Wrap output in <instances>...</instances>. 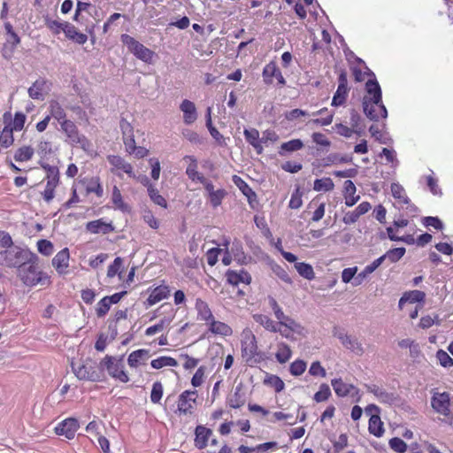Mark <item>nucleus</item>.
I'll return each instance as SVG.
<instances>
[{"label":"nucleus","instance_id":"nucleus-1","mask_svg":"<svg viewBox=\"0 0 453 453\" xmlns=\"http://www.w3.org/2000/svg\"><path fill=\"white\" fill-rule=\"evenodd\" d=\"M366 95L363 98V110L368 119L378 121L387 118L388 111L381 99V89L376 80H369L365 84Z\"/></svg>","mask_w":453,"mask_h":453},{"label":"nucleus","instance_id":"nucleus-2","mask_svg":"<svg viewBox=\"0 0 453 453\" xmlns=\"http://www.w3.org/2000/svg\"><path fill=\"white\" fill-rule=\"evenodd\" d=\"M35 254L18 246H11L0 252V264L8 267H19V272L26 271V264L37 260Z\"/></svg>","mask_w":453,"mask_h":453},{"label":"nucleus","instance_id":"nucleus-3","mask_svg":"<svg viewBox=\"0 0 453 453\" xmlns=\"http://www.w3.org/2000/svg\"><path fill=\"white\" fill-rule=\"evenodd\" d=\"M72 369L79 380L98 381L102 378V371L96 363L89 358L79 364L72 362Z\"/></svg>","mask_w":453,"mask_h":453},{"label":"nucleus","instance_id":"nucleus-4","mask_svg":"<svg viewBox=\"0 0 453 453\" xmlns=\"http://www.w3.org/2000/svg\"><path fill=\"white\" fill-rule=\"evenodd\" d=\"M61 129L66 135V141L74 145H80V147L88 151L91 148V142L83 135L79 133L76 125L68 119L63 120L61 123Z\"/></svg>","mask_w":453,"mask_h":453},{"label":"nucleus","instance_id":"nucleus-5","mask_svg":"<svg viewBox=\"0 0 453 453\" xmlns=\"http://www.w3.org/2000/svg\"><path fill=\"white\" fill-rule=\"evenodd\" d=\"M121 42L127 46L128 50L139 59L143 62L150 63L152 60L154 52L145 47L143 44L136 41L128 35H121Z\"/></svg>","mask_w":453,"mask_h":453},{"label":"nucleus","instance_id":"nucleus-6","mask_svg":"<svg viewBox=\"0 0 453 453\" xmlns=\"http://www.w3.org/2000/svg\"><path fill=\"white\" fill-rule=\"evenodd\" d=\"M36 261L37 260H33L32 262L26 264V271H23L22 273L19 272V275L22 281L27 286H35L39 283L44 284L49 281V278L46 275L38 272Z\"/></svg>","mask_w":453,"mask_h":453},{"label":"nucleus","instance_id":"nucleus-7","mask_svg":"<svg viewBox=\"0 0 453 453\" xmlns=\"http://www.w3.org/2000/svg\"><path fill=\"white\" fill-rule=\"evenodd\" d=\"M101 366H105L109 374L119 380L121 382H127L129 378L124 371L123 359L117 360L115 357L106 356L100 363Z\"/></svg>","mask_w":453,"mask_h":453},{"label":"nucleus","instance_id":"nucleus-8","mask_svg":"<svg viewBox=\"0 0 453 453\" xmlns=\"http://www.w3.org/2000/svg\"><path fill=\"white\" fill-rule=\"evenodd\" d=\"M333 335L338 338L342 344L350 351L354 352L357 356H362L365 352L362 343L358 341L357 337L349 335L344 332L343 329H341L337 326H334L333 329Z\"/></svg>","mask_w":453,"mask_h":453},{"label":"nucleus","instance_id":"nucleus-9","mask_svg":"<svg viewBox=\"0 0 453 453\" xmlns=\"http://www.w3.org/2000/svg\"><path fill=\"white\" fill-rule=\"evenodd\" d=\"M242 355L247 357V362L259 355L256 336L250 331L242 334Z\"/></svg>","mask_w":453,"mask_h":453},{"label":"nucleus","instance_id":"nucleus-10","mask_svg":"<svg viewBox=\"0 0 453 453\" xmlns=\"http://www.w3.org/2000/svg\"><path fill=\"white\" fill-rule=\"evenodd\" d=\"M50 89L51 83L44 78H39L28 88L27 93L32 99L43 101Z\"/></svg>","mask_w":453,"mask_h":453},{"label":"nucleus","instance_id":"nucleus-11","mask_svg":"<svg viewBox=\"0 0 453 453\" xmlns=\"http://www.w3.org/2000/svg\"><path fill=\"white\" fill-rule=\"evenodd\" d=\"M431 404L436 412L443 416L450 415V397L449 393H434L431 399Z\"/></svg>","mask_w":453,"mask_h":453},{"label":"nucleus","instance_id":"nucleus-12","mask_svg":"<svg viewBox=\"0 0 453 453\" xmlns=\"http://www.w3.org/2000/svg\"><path fill=\"white\" fill-rule=\"evenodd\" d=\"M273 78H276L279 85L284 86L286 84V80L279 67L274 62H270L264 67L263 79L265 84L271 85L273 82Z\"/></svg>","mask_w":453,"mask_h":453},{"label":"nucleus","instance_id":"nucleus-13","mask_svg":"<svg viewBox=\"0 0 453 453\" xmlns=\"http://www.w3.org/2000/svg\"><path fill=\"white\" fill-rule=\"evenodd\" d=\"M78 428V420L70 418L58 424V426L55 428V432L58 435H65L67 439H73Z\"/></svg>","mask_w":453,"mask_h":453},{"label":"nucleus","instance_id":"nucleus-14","mask_svg":"<svg viewBox=\"0 0 453 453\" xmlns=\"http://www.w3.org/2000/svg\"><path fill=\"white\" fill-rule=\"evenodd\" d=\"M196 391L186 390L180 394L178 401V410L180 412L187 414L191 413V410L196 403Z\"/></svg>","mask_w":453,"mask_h":453},{"label":"nucleus","instance_id":"nucleus-15","mask_svg":"<svg viewBox=\"0 0 453 453\" xmlns=\"http://www.w3.org/2000/svg\"><path fill=\"white\" fill-rule=\"evenodd\" d=\"M120 127H121L122 134H123V142L126 146V150L129 154H131V153L134 152V150L136 147L135 141H134V134H133V127L127 121H126L124 119H122L120 121Z\"/></svg>","mask_w":453,"mask_h":453},{"label":"nucleus","instance_id":"nucleus-16","mask_svg":"<svg viewBox=\"0 0 453 453\" xmlns=\"http://www.w3.org/2000/svg\"><path fill=\"white\" fill-rule=\"evenodd\" d=\"M69 250L67 248L63 249L56 254L52 259V265L55 267L59 274L66 273V269L69 266Z\"/></svg>","mask_w":453,"mask_h":453},{"label":"nucleus","instance_id":"nucleus-17","mask_svg":"<svg viewBox=\"0 0 453 453\" xmlns=\"http://www.w3.org/2000/svg\"><path fill=\"white\" fill-rule=\"evenodd\" d=\"M180 111L183 112V120L189 125L194 123L197 119L196 108L193 102L185 99L180 105Z\"/></svg>","mask_w":453,"mask_h":453},{"label":"nucleus","instance_id":"nucleus-18","mask_svg":"<svg viewBox=\"0 0 453 453\" xmlns=\"http://www.w3.org/2000/svg\"><path fill=\"white\" fill-rule=\"evenodd\" d=\"M3 119L6 126H9V128H11L12 131H19L24 127L27 117L22 112H17L13 120H12V114L10 112H5L3 116Z\"/></svg>","mask_w":453,"mask_h":453},{"label":"nucleus","instance_id":"nucleus-19","mask_svg":"<svg viewBox=\"0 0 453 453\" xmlns=\"http://www.w3.org/2000/svg\"><path fill=\"white\" fill-rule=\"evenodd\" d=\"M226 276L227 281L232 285H238L239 283L249 285L251 281V276L244 270H241L240 272L228 270Z\"/></svg>","mask_w":453,"mask_h":453},{"label":"nucleus","instance_id":"nucleus-20","mask_svg":"<svg viewBox=\"0 0 453 453\" xmlns=\"http://www.w3.org/2000/svg\"><path fill=\"white\" fill-rule=\"evenodd\" d=\"M195 444L201 449L207 446L208 440L212 434V430L203 426H197L195 430Z\"/></svg>","mask_w":453,"mask_h":453},{"label":"nucleus","instance_id":"nucleus-21","mask_svg":"<svg viewBox=\"0 0 453 453\" xmlns=\"http://www.w3.org/2000/svg\"><path fill=\"white\" fill-rule=\"evenodd\" d=\"M332 386L335 394L338 396H346L347 395L355 391V394H358V389L356 388L352 384L343 382L342 379H334L331 381Z\"/></svg>","mask_w":453,"mask_h":453},{"label":"nucleus","instance_id":"nucleus-22","mask_svg":"<svg viewBox=\"0 0 453 453\" xmlns=\"http://www.w3.org/2000/svg\"><path fill=\"white\" fill-rule=\"evenodd\" d=\"M63 32L68 39L79 44H84L88 40V36L85 34L78 32L76 27L68 22L66 25H64Z\"/></svg>","mask_w":453,"mask_h":453},{"label":"nucleus","instance_id":"nucleus-23","mask_svg":"<svg viewBox=\"0 0 453 453\" xmlns=\"http://www.w3.org/2000/svg\"><path fill=\"white\" fill-rule=\"evenodd\" d=\"M170 290L167 286H158L155 288L150 294L147 303L149 305H153L169 296Z\"/></svg>","mask_w":453,"mask_h":453},{"label":"nucleus","instance_id":"nucleus-24","mask_svg":"<svg viewBox=\"0 0 453 453\" xmlns=\"http://www.w3.org/2000/svg\"><path fill=\"white\" fill-rule=\"evenodd\" d=\"M81 182L85 186L87 194L95 193L98 197L103 196L104 189L98 177L85 179Z\"/></svg>","mask_w":453,"mask_h":453},{"label":"nucleus","instance_id":"nucleus-25","mask_svg":"<svg viewBox=\"0 0 453 453\" xmlns=\"http://www.w3.org/2000/svg\"><path fill=\"white\" fill-rule=\"evenodd\" d=\"M356 186L352 180H348L344 182V197L345 204L349 207L353 206L360 198L359 196H355Z\"/></svg>","mask_w":453,"mask_h":453},{"label":"nucleus","instance_id":"nucleus-26","mask_svg":"<svg viewBox=\"0 0 453 453\" xmlns=\"http://www.w3.org/2000/svg\"><path fill=\"white\" fill-rule=\"evenodd\" d=\"M86 229L93 234H97L99 232H103L104 234H107L113 230V227L111 223H105L102 219H97L94 221H90L86 225Z\"/></svg>","mask_w":453,"mask_h":453},{"label":"nucleus","instance_id":"nucleus-27","mask_svg":"<svg viewBox=\"0 0 453 453\" xmlns=\"http://www.w3.org/2000/svg\"><path fill=\"white\" fill-rule=\"evenodd\" d=\"M366 388L369 392L372 393L382 403H392L395 397L393 394L388 393L376 385H366Z\"/></svg>","mask_w":453,"mask_h":453},{"label":"nucleus","instance_id":"nucleus-28","mask_svg":"<svg viewBox=\"0 0 453 453\" xmlns=\"http://www.w3.org/2000/svg\"><path fill=\"white\" fill-rule=\"evenodd\" d=\"M108 161L114 167L123 170L126 173L129 174V176H132V173H133L132 165L129 163L126 162L119 156L110 155V156H108Z\"/></svg>","mask_w":453,"mask_h":453},{"label":"nucleus","instance_id":"nucleus-29","mask_svg":"<svg viewBox=\"0 0 453 453\" xmlns=\"http://www.w3.org/2000/svg\"><path fill=\"white\" fill-rule=\"evenodd\" d=\"M196 308L197 310L200 319L204 320L209 324L214 319L211 309L205 302L197 299L196 303Z\"/></svg>","mask_w":453,"mask_h":453},{"label":"nucleus","instance_id":"nucleus-30","mask_svg":"<svg viewBox=\"0 0 453 453\" xmlns=\"http://www.w3.org/2000/svg\"><path fill=\"white\" fill-rule=\"evenodd\" d=\"M209 325L210 330L215 334L228 336L233 333L232 328L228 325L220 321H217L214 319L209 323Z\"/></svg>","mask_w":453,"mask_h":453},{"label":"nucleus","instance_id":"nucleus-31","mask_svg":"<svg viewBox=\"0 0 453 453\" xmlns=\"http://www.w3.org/2000/svg\"><path fill=\"white\" fill-rule=\"evenodd\" d=\"M369 431L377 437H380L384 433L383 423L378 414H372L369 419Z\"/></svg>","mask_w":453,"mask_h":453},{"label":"nucleus","instance_id":"nucleus-32","mask_svg":"<svg viewBox=\"0 0 453 453\" xmlns=\"http://www.w3.org/2000/svg\"><path fill=\"white\" fill-rule=\"evenodd\" d=\"M185 159H189L191 161L186 171L188 176L193 180H197L201 183L205 182V178L203 175H201L196 170L197 163L196 158H194L192 156H187L185 157Z\"/></svg>","mask_w":453,"mask_h":453},{"label":"nucleus","instance_id":"nucleus-33","mask_svg":"<svg viewBox=\"0 0 453 453\" xmlns=\"http://www.w3.org/2000/svg\"><path fill=\"white\" fill-rule=\"evenodd\" d=\"M149 357V351L146 349H138L133 351L127 358V363L131 367H137L141 361L147 360Z\"/></svg>","mask_w":453,"mask_h":453},{"label":"nucleus","instance_id":"nucleus-34","mask_svg":"<svg viewBox=\"0 0 453 453\" xmlns=\"http://www.w3.org/2000/svg\"><path fill=\"white\" fill-rule=\"evenodd\" d=\"M303 147V143L300 139H293L280 145L279 154L285 156L286 152H294L301 150Z\"/></svg>","mask_w":453,"mask_h":453},{"label":"nucleus","instance_id":"nucleus-35","mask_svg":"<svg viewBox=\"0 0 453 453\" xmlns=\"http://www.w3.org/2000/svg\"><path fill=\"white\" fill-rule=\"evenodd\" d=\"M254 320L263 326L266 330L276 333L278 330V325L271 319L268 316L264 314L253 315Z\"/></svg>","mask_w":453,"mask_h":453},{"label":"nucleus","instance_id":"nucleus-36","mask_svg":"<svg viewBox=\"0 0 453 453\" xmlns=\"http://www.w3.org/2000/svg\"><path fill=\"white\" fill-rule=\"evenodd\" d=\"M391 193L395 199L403 204H409L410 199L405 193V189L399 183L391 184Z\"/></svg>","mask_w":453,"mask_h":453},{"label":"nucleus","instance_id":"nucleus-37","mask_svg":"<svg viewBox=\"0 0 453 453\" xmlns=\"http://www.w3.org/2000/svg\"><path fill=\"white\" fill-rule=\"evenodd\" d=\"M47 173V185L56 188L59 181V172L57 166L43 165Z\"/></svg>","mask_w":453,"mask_h":453},{"label":"nucleus","instance_id":"nucleus-38","mask_svg":"<svg viewBox=\"0 0 453 453\" xmlns=\"http://www.w3.org/2000/svg\"><path fill=\"white\" fill-rule=\"evenodd\" d=\"M49 110L50 117L58 119V121L65 119V112L61 104L57 100H50L49 103Z\"/></svg>","mask_w":453,"mask_h":453},{"label":"nucleus","instance_id":"nucleus-39","mask_svg":"<svg viewBox=\"0 0 453 453\" xmlns=\"http://www.w3.org/2000/svg\"><path fill=\"white\" fill-rule=\"evenodd\" d=\"M34 153L35 151L32 147L22 146L16 150L14 159L18 162L28 161L33 157Z\"/></svg>","mask_w":453,"mask_h":453},{"label":"nucleus","instance_id":"nucleus-40","mask_svg":"<svg viewBox=\"0 0 453 453\" xmlns=\"http://www.w3.org/2000/svg\"><path fill=\"white\" fill-rule=\"evenodd\" d=\"M425 293L420 290H413L409 293L404 294L400 301L399 305L401 306L404 302H410L411 303L417 302H422L425 299Z\"/></svg>","mask_w":453,"mask_h":453},{"label":"nucleus","instance_id":"nucleus-41","mask_svg":"<svg viewBox=\"0 0 453 453\" xmlns=\"http://www.w3.org/2000/svg\"><path fill=\"white\" fill-rule=\"evenodd\" d=\"M234 184L240 188L242 194L247 196L249 201L250 202L252 198H255L256 193L252 190V188L240 177L234 175Z\"/></svg>","mask_w":453,"mask_h":453},{"label":"nucleus","instance_id":"nucleus-42","mask_svg":"<svg viewBox=\"0 0 453 453\" xmlns=\"http://www.w3.org/2000/svg\"><path fill=\"white\" fill-rule=\"evenodd\" d=\"M13 131L9 128V126H5L0 132V145L4 148H9L13 144Z\"/></svg>","mask_w":453,"mask_h":453},{"label":"nucleus","instance_id":"nucleus-43","mask_svg":"<svg viewBox=\"0 0 453 453\" xmlns=\"http://www.w3.org/2000/svg\"><path fill=\"white\" fill-rule=\"evenodd\" d=\"M295 268L298 273L307 280H312L315 278L313 268L311 265L306 263H296Z\"/></svg>","mask_w":453,"mask_h":453},{"label":"nucleus","instance_id":"nucleus-44","mask_svg":"<svg viewBox=\"0 0 453 453\" xmlns=\"http://www.w3.org/2000/svg\"><path fill=\"white\" fill-rule=\"evenodd\" d=\"M150 365L154 369H160L164 366H177L178 362L171 357H160L153 359Z\"/></svg>","mask_w":453,"mask_h":453},{"label":"nucleus","instance_id":"nucleus-45","mask_svg":"<svg viewBox=\"0 0 453 453\" xmlns=\"http://www.w3.org/2000/svg\"><path fill=\"white\" fill-rule=\"evenodd\" d=\"M334 188V184L330 178L317 179L313 185V189L316 191H331Z\"/></svg>","mask_w":453,"mask_h":453},{"label":"nucleus","instance_id":"nucleus-46","mask_svg":"<svg viewBox=\"0 0 453 453\" xmlns=\"http://www.w3.org/2000/svg\"><path fill=\"white\" fill-rule=\"evenodd\" d=\"M292 351L288 345L281 343L279 346V350L276 353V359L279 363L284 364L291 357Z\"/></svg>","mask_w":453,"mask_h":453},{"label":"nucleus","instance_id":"nucleus-47","mask_svg":"<svg viewBox=\"0 0 453 453\" xmlns=\"http://www.w3.org/2000/svg\"><path fill=\"white\" fill-rule=\"evenodd\" d=\"M245 403V399L241 393V388L236 387L234 393L229 398V405L234 409L242 407Z\"/></svg>","mask_w":453,"mask_h":453},{"label":"nucleus","instance_id":"nucleus-48","mask_svg":"<svg viewBox=\"0 0 453 453\" xmlns=\"http://www.w3.org/2000/svg\"><path fill=\"white\" fill-rule=\"evenodd\" d=\"M264 383L274 388L275 391L278 393L281 392L285 386L283 380L280 377L273 374L266 376L264 380Z\"/></svg>","mask_w":453,"mask_h":453},{"label":"nucleus","instance_id":"nucleus-49","mask_svg":"<svg viewBox=\"0 0 453 453\" xmlns=\"http://www.w3.org/2000/svg\"><path fill=\"white\" fill-rule=\"evenodd\" d=\"M405 251V248L392 249L384 254L382 257H384V260L388 259L391 263H395L404 256Z\"/></svg>","mask_w":453,"mask_h":453},{"label":"nucleus","instance_id":"nucleus-50","mask_svg":"<svg viewBox=\"0 0 453 453\" xmlns=\"http://www.w3.org/2000/svg\"><path fill=\"white\" fill-rule=\"evenodd\" d=\"M148 193L150 198L157 205H160L164 208H166V201L165 199L158 193V190L155 188L152 185H149Z\"/></svg>","mask_w":453,"mask_h":453},{"label":"nucleus","instance_id":"nucleus-51","mask_svg":"<svg viewBox=\"0 0 453 453\" xmlns=\"http://www.w3.org/2000/svg\"><path fill=\"white\" fill-rule=\"evenodd\" d=\"M38 251L44 256H50L54 252L53 243L45 239L37 242Z\"/></svg>","mask_w":453,"mask_h":453},{"label":"nucleus","instance_id":"nucleus-52","mask_svg":"<svg viewBox=\"0 0 453 453\" xmlns=\"http://www.w3.org/2000/svg\"><path fill=\"white\" fill-rule=\"evenodd\" d=\"M348 88L338 87L333 97L332 105L339 106L345 103L348 95Z\"/></svg>","mask_w":453,"mask_h":453},{"label":"nucleus","instance_id":"nucleus-53","mask_svg":"<svg viewBox=\"0 0 453 453\" xmlns=\"http://www.w3.org/2000/svg\"><path fill=\"white\" fill-rule=\"evenodd\" d=\"M111 200L114 205L120 209L121 211H125L127 210V205L123 202L120 190L118 188L117 186L113 187Z\"/></svg>","mask_w":453,"mask_h":453},{"label":"nucleus","instance_id":"nucleus-54","mask_svg":"<svg viewBox=\"0 0 453 453\" xmlns=\"http://www.w3.org/2000/svg\"><path fill=\"white\" fill-rule=\"evenodd\" d=\"M206 127H208L210 134L214 139L219 140L222 138L220 133L217 130L215 127L212 126L211 107H208L206 111Z\"/></svg>","mask_w":453,"mask_h":453},{"label":"nucleus","instance_id":"nucleus-55","mask_svg":"<svg viewBox=\"0 0 453 453\" xmlns=\"http://www.w3.org/2000/svg\"><path fill=\"white\" fill-rule=\"evenodd\" d=\"M331 395V390L327 384H321L319 390L314 395V400L318 403L324 402Z\"/></svg>","mask_w":453,"mask_h":453},{"label":"nucleus","instance_id":"nucleus-56","mask_svg":"<svg viewBox=\"0 0 453 453\" xmlns=\"http://www.w3.org/2000/svg\"><path fill=\"white\" fill-rule=\"evenodd\" d=\"M351 157L348 156H340L338 154H330L326 158H325V165H334L338 163H349L351 161Z\"/></svg>","mask_w":453,"mask_h":453},{"label":"nucleus","instance_id":"nucleus-57","mask_svg":"<svg viewBox=\"0 0 453 453\" xmlns=\"http://www.w3.org/2000/svg\"><path fill=\"white\" fill-rule=\"evenodd\" d=\"M436 358L438 359L440 365L443 367H451L453 366V359L449 357V355L442 350L439 349L436 352Z\"/></svg>","mask_w":453,"mask_h":453},{"label":"nucleus","instance_id":"nucleus-58","mask_svg":"<svg viewBox=\"0 0 453 453\" xmlns=\"http://www.w3.org/2000/svg\"><path fill=\"white\" fill-rule=\"evenodd\" d=\"M389 446L394 451L397 453H403L407 450V444L398 437L390 439Z\"/></svg>","mask_w":453,"mask_h":453},{"label":"nucleus","instance_id":"nucleus-59","mask_svg":"<svg viewBox=\"0 0 453 453\" xmlns=\"http://www.w3.org/2000/svg\"><path fill=\"white\" fill-rule=\"evenodd\" d=\"M45 25L48 28H50L54 34L58 35L60 31H64V25H66L67 22H58L57 20H53L49 17L45 18Z\"/></svg>","mask_w":453,"mask_h":453},{"label":"nucleus","instance_id":"nucleus-60","mask_svg":"<svg viewBox=\"0 0 453 453\" xmlns=\"http://www.w3.org/2000/svg\"><path fill=\"white\" fill-rule=\"evenodd\" d=\"M163 395V386L160 382L157 381L152 386L150 394V400L154 403H159Z\"/></svg>","mask_w":453,"mask_h":453},{"label":"nucleus","instance_id":"nucleus-61","mask_svg":"<svg viewBox=\"0 0 453 453\" xmlns=\"http://www.w3.org/2000/svg\"><path fill=\"white\" fill-rule=\"evenodd\" d=\"M306 369V363L303 360H296L290 365V372L294 376H299L303 373Z\"/></svg>","mask_w":453,"mask_h":453},{"label":"nucleus","instance_id":"nucleus-62","mask_svg":"<svg viewBox=\"0 0 453 453\" xmlns=\"http://www.w3.org/2000/svg\"><path fill=\"white\" fill-rule=\"evenodd\" d=\"M268 303L270 307L273 311L276 319L279 321L283 320V319H285V314L282 311L280 305L278 304L277 301L273 296H268Z\"/></svg>","mask_w":453,"mask_h":453},{"label":"nucleus","instance_id":"nucleus-63","mask_svg":"<svg viewBox=\"0 0 453 453\" xmlns=\"http://www.w3.org/2000/svg\"><path fill=\"white\" fill-rule=\"evenodd\" d=\"M111 305L110 301L105 296L101 299L96 307L97 317H104L109 311Z\"/></svg>","mask_w":453,"mask_h":453},{"label":"nucleus","instance_id":"nucleus-64","mask_svg":"<svg viewBox=\"0 0 453 453\" xmlns=\"http://www.w3.org/2000/svg\"><path fill=\"white\" fill-rule=\"evenodd\" d=\"M280 326H284L292 332H296L301 328V326L296 323L293 319L285 315L283 320L279 321Z\"/></svg>","mask_w":453,"mask_h":453}]
</instances>
